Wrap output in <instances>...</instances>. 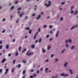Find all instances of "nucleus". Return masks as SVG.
Listing matches in <instances>:
<instances>
[{"instance_id":"nucleus-1","label":"nucleus","mask_w":78,"mask_h":78,"mask_svg":"<svg viewBox=\"0 0 78 78\" xmlns=\"http://www.w3.org/2000/svg\"><path fill=\"white\" fill-rule=\"evenodd\" d=\"M48 4L47 5V3H45L44 4L45 6H46L47 7H48V6H50V5H51V1H49L48 2Z\"/></svg>"},{"instance_id":"nucleus-2","label":"nucleus","mask_w":78,"mask_h":78,"mask_svg":"<svg viewBox=\"0 0 78 78\" xmlns=\"http://www.w3.org/2000/svg\"><path fill=\"white\" fill-rule=\"evenodd\" d=\"M60 75L61 76H64V77H65V76H69V75L67 74H64V73H61L60 74Z\"/></svg>"},{"instance_id":"nucleus-3","label":"nucleus","mask_w":78,"mask_h":78,"mask_svg":"<svg viewBox=\"0 0 78 78\" xmlns=\"http://www.w3.org/2000/svg\"><path fill=\"white\" fill-rule=\"evenodd\" d=\"M29 51H28L27 52L26 54V55H28V56H29L30 55H33V53H29L28 54V53H29Z\"/></svg>"},{"instance_id":"nucleus-4","label":"nucleus","mask_w":78,"mask_h":78,"mask_svg":"<svg viewBox=\"0 0 78 78\" xmlns=\"http://www.w3.org/2000/svg\"><path fill=\"white\" fill-rule=\"evenodd\" d=\"M41 17V15L39 14L38 15V16L36 18L37 20H38Z\"/></svg>"},{"instance_id":"nucleus-5","label":"nucleus","mask_w":78,"mask_h":78,"mask_svg":"<svg viewBox=\"0 0 78 78\" xmlns=\"http://www.w3.org/2000/svg\"><path fill=\"white\" fill-rule=\"evenodd\" d=\"M5 75H6V74H7L8 72V71H9V69H5Z\"/></svg>"},{"instance_id":"nucleus-6","label":"nucleus","mask_w":78,"mask_h":78,"mask_svg":"<svg viewBox=\"0 0 78 78\" xmlns=\"http://www.w3.org/2000/svg\"><path fill=\"white\" fill-rule=\"evenodd\" d=\"M41 51L42 52V53H45L46 51V50L45 49H44V48H43L41 49Z\"/></svg>"},{"instance_id":"nucleus-7","label":"nucleus","mask_w":78,"mask_h":78,"mask_svg":"<svg viewBox=\"0 0 78 78\" xmlns=\"http://www.w3.org/2000/svg\"><path fill=\"white\" fill-rule=\"evenodd\" d=\"M77 25H76V26H73L71 28V30H73L74 28L77 27Z\"/></svg>"},{"instance_id":"nucleus-8","label":"nucleus","mask_w":78,"mask_h":78,"mask_svg":"<svg viewBox=\"0 0 78 78\" xmlns=\"http://www.w3.org/2000/svg\"><path fill=\"white\" fill-rule=\"evenodd\" d=\"M78 13V10H76L74 13L73 14L74 15H76V14H77Z\"/></svg>"},{"instance_id":"nucleus-9","label":"nucleus","mask_w":78,"mask_h":78,"mask_svg":"<svg viewBox=\"0 0 78 78\" xmlns=\"http://www.w3.org/2000/svg\"><path fill=\"white\" fill-rule=\"evenodd\" d=\"M5 61H6V59L4 58L2 60V63H3V62H5Z\"/></svg>"},{"instance_id":"nucleus-10","label":"nucleus","mask_w":78,"mask_h":78,"mask_svg":"<svg viewBox=\"0 0 78 78\" xmlns=\"http://www.w3.org/2000/svg\"><path fill=\"white\" fill-rule=\"evenodd\" d=\"M69 72H70V74L72 75L73 74V72H72V70L71 69H69Z\"/></svg>"},{"instance_id":"nucleus-11","label":"nucleus","mask_w":78,"mask_h":78,"mask_svg":"<svg viewBox=\"0 0 78 78\" xmlns=\"http://www.w3.org/2000/svg\"><path fill=\"white\" fill-rule=\"evenodd\" d=\"M48 68H47L45 69V73H47L48 72Z\"/></svg>"},{"instance_id":"nucleus-12","label":"nucleus","mask_w":78,"mask_h":78,"mask_svg":"<svg viewBox=\"0 0 78 78\" xmlns=\"http://www.w3.org/2000/svg\"><path fill=\"white\" fill-rule=\"evenodd\" d=\"M67 64H68V63H67V62H65V63L64 64V67H66L67 65Z\"/></svg>"},{"instance_id":"nucleus-13","label":"nucleus","mask_w":78,"mask_h":78,"mask_svg":"<svg viewBox=\"0 0 78 78\" xmlns=\"http://www.w3.org/2000/svg\"><path fill=\"white\" fill-rule=\"evenodd\" d=\"M8 48H9V44H7L6 46V49H8Z\"/></svg>"},{"instance_id":"nucleus-14","label":"nucleus","mask_w":78,"mask_h":78,"mask_svg":"<svg viewBox=\"0 0 78 78\" xmlns=\"http://www.w3.org/2000/svg\"><path fill=\"white\" fill-rule=\"evenodd\" d=\"M22 62H23L24 64L26 63L27 62V61H25L24 59L23 60Z\"/></svg>"},{"instance_id":"nucleus-15","label":"nucleus","mask_w":78,"mask_h":78,"mask_svg":"<svg viewBox=\"0 0 78 78\" xmlns=\"http://www.w3.org/2000/svg\"><path fill=\"white\" fill-rule=\"evenodd\" d=\"M25 29L26 30H30V27H25Z\"/></svg>"},{"instance_id":"nucleus-16","label":"nucleus","mask_w":78,"mask_h":78,"mask_svg":"<svg viewBox=\"0 0 78 78\" xmlns=\"http://www.w3.org/2000/svg\"><path fill=\"white\" fill-rule=\"evenodd\" d=\"M51 48V46H49L48 47V50H49Z\"/></svg>"},{"instance_id":"nucleus-17","label":"nucleus","mask_w":78,"mask_h":78,"mask_svg":"<svg viewBox=\"0 0 78 78\" xmlns=\"http://www.w3.org/2000/svg\"><path fill=\"white\" fill-rule=\"evenodd\" d=\"M42 40V38H40L38 41V42L40 43V42H41V41Z\"/></svg>"},{"instance_id":"nucleus-18","label":"nucleus","mask_w":78,"mask_h":78,"mask_svg":"<svg viewBox=\"0 0 78 78\" xmlns=\"http://www.w3.org/2000/svg\"><path fill=\"white\" fill-rule=\"evenodd\" d=\"M26 72V71L25 70H24L23 72V75H24L25 73V72Z\"/></svg>"},{"instance_id":"nucleus-19","label":"nucleus","mask_w":78,"mask_h":78,"mask_svg":"<svg viewBox=\"0 0 78 78\" xmlns=\"http://www.w3.org/2000/svg\"><path fill=\"white\" fill-rule=\"evenodd\" d=\"M14 68H12L11 70V72L13 73V72H14Z\"/></svg>"},{"instance_id":"nucleus-20","label":"nucleus","mask_w":78,"mask_h":78,"mask_svg":"<svg viewBox=\"0 0 78 78\" xmlns=\"http://www.w3.org/2000/svg\"><path fill=\"white\" fill-rule=\"evenodd\" d=\"M75 48V46H73L71 47V50H73V48Z\"/></svg>"},{"instance_id":"nucleus-21","label":"nucleus","mask_w":78,"mask_h":78,"mask_svg":"<svg viewBox=\"0 0 78 78\" xmlns=\"http://www.w3.org/2000/svg\"><path fill=\"white\" fill-rule=\"evenodd\" d=\"M55 55H54V54H52L51 55V58H53V57Z\"/></svg>"},{"instance_id":"nucleus-22","label":"nucleus","mask_w":78,"mask_h":78,"mask_svg":"<svg viewBox=\"0 0 78 78\" xmlns=\"http://www.w3.org/2000/svg\"><path fill=\"white\" fill-rule=\"evenodd\" d=\"M66 51V49H64L62 51V53H63L64 52Z\"/></svg>"},{"instance_id":"nucleus-23","label":"nucleus","mask_w":78,"mask_h":78,"mask_svg":"<svg viewBox=\"0 0 78 78\" xmlns=\"http://www.w3.org/2000/svg\"><path fill=\"white\" fill-rule=\"evenodd\" d=\"M23 14V13H21V14H20V17H22V16Z\"/></svg>"},{"instance_id":"nucleus-24","label":"nucleus","mask_w":78,"mask_h":78,"mask_svg":"<svg viewBox=\"0 0 78 78\" xmlns=\"http://www.w3.org/2000/svg\"><path fill=\"white\" fill-rule=\"evenodd\" d=\"M47 27V25H44L43 27V28H46Z\"/></svg>"},{"instance_id":"nucleus-25","label":"nucleus","mask_w":78,"mask_h":78,"mask_svg":"<svg viewBox=\"0 0 78 78\" xmlns=\"http://www.w3.org/2000/svg\"><path fill=\"white\" fill-rule=\"evenodd\" d=\"M74 11H73V10H71V12H70V13H71V14H73V13H74Z\"/></svg>"},{"instance_id":"nucleus-26","label":"nucleus","mask_w":78,"mask_h":78,"mask_svg":"<svg viewBox=\"0 0 78 78\" xmlns=\"http://www.w3.org/2000/svg\"><path fill=\"white\" fill-rule=\"evenodd\" d=\"M6 31V30L5 29L4 30H3L2 31V33H5V31Z\"/></svg>"},{"instance_id":"nucleus-27","label":"nucleus","mask_w":78,"mask_h":78,"mask_svg":"<svg viewBox=\"0 0 78 78\" xmlns=\"http://www.w3.org/2000/svg\"><path fill=\"white\" fill-rule=\"evenodd\" d=\"M18 54H19V53H18V51H17L16 53V56H17Z\"/></svg>"},{"instance_id":"nucleus-28","label":"nucleus","mask_w":78,"mask_h":78,"mask_svg":"<svg viewBox=\"0 0 78 78\" xmlns=\"http://www.w3.org/2000/svg\"><path fill=\"white\" fill-rule=\"evenodd\" d=\"M26 50H27V49L25 48V49H24V50L23 51H22L23 53H24V51H26Z\"/></svg>"},{"instance_id":"nucleus-29","label":"nucleus","mask_w":78,"mask_h":78,"mask_svg":"<svg viewBox=\"0 0 78 78\" xmlns=\"http://www.w3.org/2000/svg\"><path fill=\"white\" fill-rule=\"evenodd\" d=\"M69 42L70 43H72V40H71V39H70L69 40Z\"/></svg>"},{"instance_id":"nucleus-30","label":"nucleus","mask_w":78,"mask_h":78,"mask_svg":"<svg viewBox=\"0 0 78 78\" xmlns=\"http://www.w3.org/2000/svg\"><path fill=\"white\" fill-rule=\"evenodd\" d=\"M32 31V30H30L29 32V34H31V31Z\"/></svg>"},{"instance_id":"nucleus-31","label":"nucleus","mask_w":78,"mask_h":78,"mask_svg":"<svg viewBox=\"0 0 78 78\" xmlns=\"http://www.w3.org/2000/svg\"><path fill=\"white\" fill-rule=\"evenodd\" d=\"M21 48H22V47H21V46H20L19 49V51H20V50Z\"/></svg>"},{"instance_id":"nucleus-32","label":"nucleus","mask_w":78,"mask_h":78,"mask_svg":"<svg viewBox=\"0 0 78 78\" xmlns=\"http://www.w3.org/2000/svg\"><path fill=\"white\" fill-rule=\"evenodd\" d=\"M63 19H64V18H63V17H62V18H60V20H61V21L62 20H63Z\"/></svg>"},{"instance_id":"nucleus-33","label":"nucleus","mask_w":78,"mask_h":78,"mask_svg":"<svg viewBox=\"0 0 78 78\" xmlns=\"http://www.w3.org/2000/svg\"><path fill=\"white\" fill-rule=\"evenodd\" d=\"M29 72H34V70H33V69H32L30 70Z\"/></svg>"},{"instance_id":"nucleus-34","label":"nucleus","mask_w":78,"mask_h":78,"mask_svg":"<svg viewBox=\"0 0 78 78\" xmlns=\"http://www.w3.org/2000/svg\"><path fill=\"white\" fill-rule=\"evenodd\" d=\"M31 47H32V48H34V44L32 45Z\"/></svg>"},{"instance_id":"nucleus-35","label":"nucleus","mask_w":78,"mask_h":78,"mask_svg":"<svg viewBox=\"0 0 78 78\" xmlns=\"http://www.w3.org/2000/svg\"><path fill=\"white\" fill-rule=\"evenodd\" d=\"M35 15H36L35 13H33L32 15V16L33 17Z\"/></svg>"},{"instance_id":"nucleus-36","label":"nucleus","mask_w":78,"mask_h":78,"mask_svg":"<svg viewBox=\"0 0 78 78\" xmlns=\"http://www.w3.org/2000/svg\"><path fill=\"white\" fill-rule=\"evenodd\" d=\"M37 35H36V34H35V36H34V39H36V36H37Z\"/></svg>"},{"instance_id":"nucleus-37","label":"nucleus","mask_w":78,"mask_h":78,"mask_svg":"<svg viewBox=\"0 0 78 78\" xmlns=\"http://www.w3.org/2000/svg\"><path fill=\"white\" fill-rule=\"evenodd\" d=\"M3 47V46L2 45H1L0 46V49H2Z\"/></svg>"},{"instance_id":"nucleus-38","label":"nucleus","mask_w":78,"mask_h":78,"mask_svg":"<svg viewBox=\"0 0 78 78\" xmlns=\"http://www.w3.org/2000/svg\"><path fill=\"white\" fill-rule=\"evenodd\" d=\"M55 61L56 62H57V61H58V58H55Z\"/></svg>"},{"instance_id":"nucleus-39","label":"nucleus","mask_w":78,"mask_h":78,"mask_svg":"<svg viewBox=\"0 0 78 78\" xmlns=\"http://www.w3.org/2000/svg\"><path fill=\"white\" fill-rule=\"evenodd\" d=\"M14 6H12L11 7V9H14Z\"/></svg>"},{"instance_id":"nucleus-40","label":"nucleus","mask_w":78,"mask_h":78,"mask_svg":"<svg viewBox=\"0 0 78 78\" xmlns=\"http://www.w3.org/2000/svg\"><path fill=\"white\" fill-rule=\"evenodd\" d=\"M66 47H69V44H66Z\"/></svg>"},{"instance_id":"nucleus-41","label":"nucleus","mask_w":78,"mask_h":78,"mask_svg":"<svg viewBox=\"0 0 78 78\" xmlns=\"http://www.w3.org/2000/svg\"><path fill=\"white\" fill-rule=\"evenodd\" d=\"M6 20V19L5 18H4L2 20V22H5Z\"/></svg>"},{"instance_id":"nucleus-42","label":"nucleus","mask_w":78,"mask_h":78,"mask_svg":"<svg viewBox=\"0 0 78 78\" xmlns=\"http://www.w3.org/2000/svg\"><path fill=\"white\" fill-rule=\"evenodd\" d=\"M20 64H18V68H20Z\"/></svg>"},{"instance_id":"nucleus-43","label":"nucleus","mask_w":78,"mask_h":78,"mask_svg":"<svg viewBox=\"0 0 78 78\" xmlns=\"http://www.w3.org/2000/svg\"><path fill=\"white\" fill-rule=\"evenodd\" d=\"M38 31L39 32H41V29H40V28L38 29Z\"/></svg>"},{"instance_id":"nucleus-44","label":"nucleus","mask_w":78,"mask_h":78,"mask_svg":"<svg viewBox=\"0 0 78 78\" xmlns=\"http://www.w3.org/2000/svg\"><path fill=\"white\" fill-rule=\"evenodd\" d=\"M64 4H65V2H62L61 3L62 5H64Z\"/></svg>"},{"instance_id":"nucleus-45","label":"nucleus","mask_w":78,"mask_h":78,"mask_svg":"<svg viewBox=\"0 0 78 78\" xmlns=\"http://www.w3.org/2000/svg\"><path fill=\"white\" fill-rule=\"evenodd\" d=\"M58 34H55V37H58Z\"/></svg>"},{"instance_id":"nucleus-46","label":"nucleus","mask_w":78,"mask_h":78,"mask_svg":"<svg viewBox=\"0 0 78 78\" xmlns=\"http://www.w3.org/2000/svg\"><path fill=\"white\" fill-rule=\"evenodd\" d=\"M49 36H50V35H47L46 36V37H47V38H48V37H49Z\"/></svg>"},{"instance_id":"nucleus-47","label":"nucleus","mask_w":78,"mask_h":78,"mask_svg":"<svg viewBox=\"0 0 78 78\" xmlns=\"http://www.w3.org/2000/svg\"><path fill=\"white\" fill-rule=\"evenodd\" d=\"M11 56V54L9 53L8 55V56Z\"/></svg>"},{"instance_id":"nucleus-48","label":"nucleus","mask_w":78,"mask_h":78,"mask_svg":"<svg viewBox=\"0 0 78 78\" xmlns=\"http://www.w3.org/2000/svg\"><path fill=\"white\" fill-rule=\"evenodd\" d=\"M2 44V40L0 41V44Z\"/></svg>"},{"instance_id":"nucleus-49","label":"nucleus","mask_w":78,"mask_h":78,"mask_svg":"<svg viewBox=\"0 0 78 78\" xmlns=\"http://www.w3.org/2000/svg\"><path fill=\"white\" fill-rule=\"evenodd\" d=\"M49 28H52V26L51 25L49 26Z\"/></svg>"},{"instance_id":"nucleus-50","label":"nucleus","mask_w":78,"mask_h":78,"mask_svg":"<svg viewBox=\"0 0 78 78\" xmlns=\"http://www.w3.org/2000/svg\"><path fill=\"white\" fill-rule=\"evenodd\" d=\"M73 8V6H72L71 7V10H72Z\"/></svg>"},{"instance_id":"nucleus-51","label":"nucleus","mask_w":78,"mask_h":78,"mask_svg":"<svg viewBox=\"0 0 78 78\" xmlns=\"http://www.w3.org/2000/svg\"><path fill=\"white\" fill-rule=\"evenodd\" d=\"M68 40H66L65 41L66 43H67V42H68Z\"/></svg>"},{"instance_id":"nucleus-52","label":"nucleus","mask_w":78,"mask_h":78,"mask_svg":"<svg viewBox=\"0 0 78 78\" xmlns=\"http://www.w3.org/2000/svg\"><path fill=\"white\" fill-rule=\"evenodd\" d=\"M20 9H21V8L20 7L18 9V10H20Z\"/></svg>"},{"instance_id":"nucleus-53","label":"nucleus","mask_w":78,"mask_h":78,"mask_svg":"<svg viewBox=\"0 0 78 78\" xmlns=\"http://www.w3.org/2000/svg\"><path fill=\"white\" fill-rule=\"evenodd\" d=\"M39 73V70H37V73Z\"/></svg>"},{"instance_id":"nucleus-54","label":"nucleus","mask_w":78,"mask_h":78,"mask_svg":"<svg viewBox=\"0 0 78 78\" xmlns=\"http://www.w3.org/2000/svg\"><path fill=\"white\" fill-rule=\"evenodd\" d=\"M30 78H33V76H32V75H31L30 76Z\"/></svg>"},{"instance_id":"nucleus-55","label":"nucleus","mask_w":78,"mask_h":78,"mask_svg":"<svg viewBox=\"0 0 78 78\" xmlns=\"http://www.w3.org/2000/svg\"><path fill=\"white\" fill-rule=\"evenodd\" d=\"M15 4H17L18 3V1H16L15 2Z\"/></svg>"},{"instance_id":"nucleus-56","label":"nucleus","mask_w":78,"mask_h":78,"mask_svg":"<svg viewBox=\"0 0 78 78\" xmlns=\"http://www.w3.org/2000/svg\"><path fill=\"white\" fill-rule=\"evenodd\" d=\"M48 62V59H47L45 61V62Z\"/></svg>"},{"instance_id":"nucleus-57","label":"nucleus","mask_w":78,"mask_h":78,"mask_svg":"<svg viewBox=\"0 0 78 78\" xmlns=\"http://www.w3.org/2000/svg\"><path fill=\"white\" fill-rule=\"evenodd\" d=\"M15 62H16V61H15V60H14L13 61V64H15Z\"/></svg>"},{"instance_id":"nucleus-58","label":"nucleus","mask_w":78,"mask_h":78,"mask_svg":"<svg viewBox=\"0 0 78 78\" xmlns=\"http://www.w3.org/2000/svg\"><path fill=\"white\" fill-rule=\"evenodd\" d=\"M16 41V39H14L12 41L13 42H15V41Z\"/></svg>"},{"instance_id":"nucleus-59","label":"nucleus","mask_w":78,"mask_h":78,"mask_svg":"<svg viewBox=\"0 0 78 78\" xmlns=\"http://www.w3.org/2000/svg\"><path fill=\"white\" fill-rule=\"evenodd\" d=\"M2 69H0V73H1V72H2Z\"/></svg>"},{"instance_id":"nucleus-60","label":"nucleus","mask_w":78,"mask_h":78,"mask_svg":"<svg viewBox=\"0 0 78 78\" xmlns=\"http://www.w3.org/2000/svg\"><path fill=\"white\" fill-rule=\"evenodd\" d=\"M37 76V75H36V74H34V77H35V76Z\"/></svg>"},{"instance_id":"nucleus-61","label":"nucleus","mask_w":78,"mask_h":78,"mask_svg":"<svg viewBox=\"0 0 78 78\" xmlns=\"http://www.w3.org/2000/svg\"><path fill=\"white\" fill-rule=\"evenodd\" d=\"M43 12H41V15H43Z\"/></svg>"},{"instance_id":"nucleus-62","label":"nucleus","mask_w":78,"mask_h":78,"mask_svg":"<svg viewBox=\"0 0 78 78\" xmlns=\"http://www.w3.org/2000/svg\"><path fill=\"white\" fill-rule=\"evenodd\" d=\"M42 70H43V68H41V71H42Z\"/></svg>"},{"instance_id":"nucleus-63","label":"nucleus","mask_w":78,"mask_h":78,"mask_svg":"<svg viewBox=\"0 0 78 78\" xmlns=\"http://www.w3.org/2000/svg\"><path fill=\"white\" fill-rule=\"evenodd\" d=\"M52 38H51L50 39V41H52Z\"/></svg>"},{"instance_id":"nucleus-64","label":"nucleus","mask_w":78,"mask_h":78,"mask_svg":"<svg viewBox=\"0 0 78 78\" xmlns=\"http://www.w3.org/2000/svg\"><path fill=\"white\" fill-rule=\"evenodd\" d=\"M38 41V40H37L35 41V43H37Z\"/></svg>"}]
</instances>
